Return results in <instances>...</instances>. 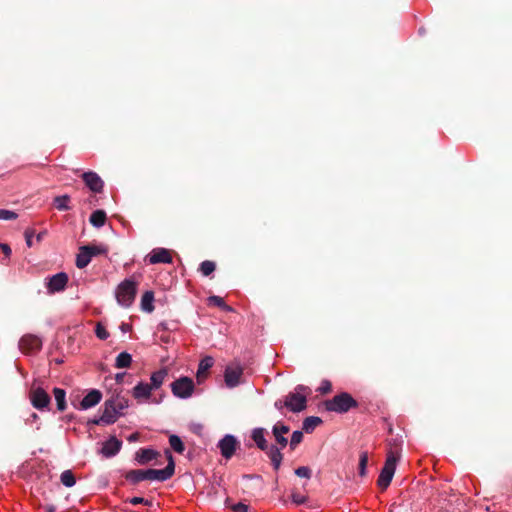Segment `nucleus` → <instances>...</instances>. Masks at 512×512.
Instances as JSON below:
<instances>
[{"mask_svg": "<svg viewBox=\"0 0 512 512\" xmlns=\"http://www.w3.org/2000/svg\"><path fill=\"white\" fill-rule=\"evenodd\" d=\"M310 393V389L303 385L295 387L293 392H290L284 401V405L287 409L292 412H301L306 408L307 395Z\"/></svg>", "mask_w": 512, "mask_h": 512, "instance_id": "20e7f679", "label": "nucleus"}, {"mask_svg": "<svg viewBox=\"0 0 512 512\" xmlns=\"http://www.w3.org/2000/svg\"><path fill=\"white\" fill-rule=\"evenodd\" d=\"M105 221L106 213L103 210H96L90 216V223L96 228L104 226Z\"/></svg>", "mask_w": 512, "mask_h": 512, "instance_id": "a878e982", "label": "nucleus"}, {"mask_svg": "<svg viewBox=\"0 0 512 512\" xmlns=\"http://www.w3.org/2000/svg\"><path fill=\"white\" fill-rule=\"evenodd\" d=\"M67 282L68 276L64 272H60L51 276L46 282L48 293L54 294L63 291L67 285Z\"/></svg>", "mask_w": 512, "mask_h": 512, "instance_id": "1a4fd4ad", "label": "nucleus"}, {"mask_svg": "<svg viewBox=\"0 0 512 512\" xmlns=\"http://www.w3.org/2000/svg\"><path fill=\"white\" fill-rule=\"evenodd\" d=\"M1 248L6 256H9L11 254V249L8 245L3 244V245H1Z\"/></svg>", "mask_w": 512, "mask_h": 512, "instance_id": "de8ad7c7", "label": "nucleus"}, {"mask_svg": "<svg viewBox=\"0 0 512 512\" xmlns=\"http://www.w3.org/2000/svg\"><path fill=\"white\" fill-rule=\"evenodd\" d=\"M132 505L145 504L149 505L150 502L142 497H133L129 500Z\"/></svg>", "mask_w": 512, "mask_h": 512, "instance_id": "37998d69", "label": "nucleus"}, {"mask_svg": "<svg viewBox=\"0 0 512 512\" xmlns=\"http://www.w3.org/2000/svg\"><path fill=\"white\" fill-rule=\"evenodd\" d=\"M91 251L93 252V256L106 254L108 252V248L104 245L99 246H90Z\"/></svg>", "mask_w": 512, "mask_h": 512, "instance_id": "79ce46f5", "label": "nucleus"}, {"mask_svg": "<svg viewBox=\"0 0 512 512\" xmlns=\"http://www.w3.org/2000/svg\"><path fill=\"white\" fill-rule=\"evenodd\" d=\"M367 464H368V453L361 452L360 457H359V474H360V476L366 475Z\"/></svg>", "mask_w": 512, "mask_h": 512, "instance_id": "f704fd0d", "label": "nucleus"}, {"mask_svg": "<svg viewBox=\"0 0 512 512\" xmlns=\"http://www.w3.org/2000/svg\"><path fill=\"white\" fill-rule=\"evenodd\" d=\"M243 369L239 365H231L225 369L224 379L227 387L234 388L240 384Z\"/></svg>", "mask_w": 512, "mask_h": 512, "instance_id": "9b49d317", "label": "nucleus"}, {"mask_svg": "<svg viewBox=\"0 0 512 512\" xmlns=\"http://www.w3.org/2000/svg\"><path fill=\"white\" fill-rule=\"evenodd\" d=\"M237 445V439L230 434L225 435L218 442V448L220 449L221 455L226 459H230L233 456L237 448Z\"/></svg>", "mask_w": 512, "mask_h": 512, "instance_id": "9d476101", "label": "nucleus"}, {"mask_svg": "<svg viewBox=\"0 0 512 512\" xmlns=\"http://www.w3.org/2000/svg\"><path fill=\"white\" fill-rule=\"evenodd\" d=\"M61 483L66 487H73L76 483L75 477L71 470H65L60 476Z\"/></svg>", "mask_w": 512, "mask_h": 512, "instance_id": "2f4dec72", "label": "nucleus"}, {"mask_svg": "<svg viewBox=\"0 0 512 512\" xmlns=\"http://www.w3.org/2000/svg\"><path fill=\"white\" fill-rule=\"evenodd\" d=\"M321 419L319 417H307L303 422V429L306 432H310L314 430V428L321 423Z\"/></svg>", "mask_w": 512, "mask_h": 512, "instance_id": "72a5a7b5", "label": "nucleus"}, {"mask_svg": "<svg viewBox=\"0 0 512 512\" xmlns=\"http://www.w3.org/2000/svg\"><path fill=\"white\" fill-rule=\"evenodd\" d=\"M95 334L101 340H106L109 337L108 331L101 323L96 325Z\"/></svg>", "mask_w": 512, "mask_h": 512, "instance_id": "4c0bfd02", "label": "nucleus"}, {"mask_svg": "<svg viewBox=\"0 0 512 512\" xmlns=\"http://www.w3.org/2000/svg\"><path fill=\"white\" fill-rule=\"evenodd\" d=\"M400 459V454L397 450H390L387 453L385 464L378 477L377 484L381 489H386L395 474L397 462Z\"/></svg>", "mask_w": 512, "mask_h": 512, "instance_id": "7ed1b4c3", "label": "nucleus"}, {"mask_svg": "<svg viewBox=\"0 0 512 512\" xmlns=\"http://www.w3.org/2000/svg\"><path fill=\"white\" fill-rule=\"evenodd\" d=\"M266 430L264 428H255L252 430L251 438L255 442L256 446L264 451L268 449V443L265 438Z\"/></svg>", "mask_w": 512, "mask_h": 512, "instance_id": "412c9836", "label": "nucleus"}, {"mask_svg": "<svg viewBox=\"0 0 512 512\" xmlns=\"http://www.w3.org/2000/svg\"><path fill=\"white\" fill-rule=\"evenodd\" d=\"M50 396L48 393L41 387L32 388L30 391V401L34 408L38 410H43L48 408L50 404Z\"/></svg>", "mask_w": 512, "mask_h": 512, "instance_id": "6e6552de", "label": "nucleus"}, {"mask_svg": "<svg viewBox=\"0 0 512 512\" xmlns=\"http://www.w3.org/2000/svg\"><path fill=\"white\" fill-rule=\"evenodd\" d=\"M306 498L305 496L301 495V494H297V493H294L292 495V501L295 503V504H303L305 502Z\"/></svg>", "mask_w": 512, "mask_h": 512, "instance_id": "a18cd8bd", "label": "nucleus"}, {"mask_svg": "<svg viewBox=\"0 0 512 512\" xmlns=\"http://www.w3.org/2000/svg\"><path fill=\"white\" fill-rule=\"evenodd\" d=\"M124 375H125L124 373H118V374H116V377H115L116 381H117L118 383H120V382L123 380Z\"/></svg>", "mask_w": 512, "mask_h": 512, "instance_id": "8fccbe9b", "label": "nucleus"}, {"mask_svg": "<svg viewBox=\"0 0 512 512\" xmlns=\"http://www.w3.org/2000/svg\"><path fill=\"white\" fill-rule=\"evenodd\" d=\"M167 375H168V372L166 369H160L158 371H155L151 374V377H150L151 382L149 384L151 385V387L154 390H157L163 385L164 380L167 377Z\"/></svg>", "mask_w": 512, "mask_h": 512, "instance_id": "5701e85b", "label": "nucleus"}, {"mask_svg": "<svg viewBox=\"0 0 512 512\" xmlns=\"http://www.w3.org/2000/svg\"><path fill=\"white\" fill-rule=\"evenodd\" d=\"M153 391L154 389L149 383L141 381L132 389V396L138 402H146L151 397Z\"/></svg>", "mask_w": 512, "mask_h": 512, "instance_id": "f8f14e48", "label": "nucleus"}, {"mask_svg": "<svg viewBox=\"0 0 512 512\" xmlns=\"http://www.w3.org/2000/svg\"><path fill=\"white\" fill-rule=\"evenodd\" d=\"M264 452H266L267 456L269 457L273 468L278 470L283 460V455L280 451V448L275 445H270L268 446V449L264 450Z\"/></svg>", "mask_w": 512, "mask_h": 512, "instance_id": "6ab92c4d", "label": "nucleus"}, {"mask_svg": "<svg viewBox=\"0 0 512 512\" xmlns=\"http://www.w3.org/2000/svg\"><path fill=\"white\" fill-rule=\"evenodd\" d=\"M137 282L132 278L122 281L115 290L117 303L125 308H128L134 302L137 293Z\"/></svg>", "mask_w": 512, "mask_h": 512, "instance_id": "f03ea898", "label": "nucleus"}, {"mask_svg": "<svg viewBox=\"0 0 512 512\" xmlns=\"http://www.w3.org/2000/svg\"><path fill=\"white\" fill-rule=\"evenodd\" d=\"M165 454L168 461L167 466L164 469H147L146 480L164 482L173 476L175 470L173 456L169 450H166Z\"/></svg>", "mask_w": 512, "mask_h": 512, "instance_id": "423d86ee", "label": "nucleus"}, {"mask_svg": "<svg viewBox=\"0 0 512 512\" xmlns=\"http://www.w3.org/2000/svg\"><path fill=\"white\" fill-rule=\"evenodd\" d=\"M169 444L171 446V448L181 454L184 452L185 450V446H184V443L182 442V440L180 439V437H178L177 435H171L169 437Z\"/></svg>", "mask_w": 512, "mask_h": 512, "instance_id": "7c9ffc66", "label": "nucleus"}, {"mask_svg": "<svg viewBox=\"0 0 512 512\" xmlns=\"http://www.w3.org/2000/svg\"><path fill=\"white\" fill-rule=\"evenodd\" d=\"M234 512H248V506L243 503H237L232 506Z\"/></svg>", "mask_w": 512, "mask_h": 512, "instance_id": "c03bdc74", "label": "nucleus"}, {"mask_svg": "<svg viewBox=\"0 0 512 512\" xmlns=\"http://www.w3.org/2000/svg\"><path fill=\"white\" fill-rule=\"evenodd\" d=\"M303 440V433L299 430H296L292 433L291 439H290V448L294 450L297 445H299Z\"/></svg>", "mask_w": 512, "mask_h": 512, "instance_id": "e433bc0d", "label": "nucleus"}, {"mask_svg": "<svg viewBox=\"0 0 512 512\" xmlns=\"http://www.w3.org/2000/svg\"><path fill=\"white\" fill-rule=\"evenodd\" d=\"M171 390L174 396L187 399L193 394L194 383L188 377H181L171 384Z\"/></svg>", "mask_w": 512, "mask_h": 512, "instance_id": "0eeeda50", "label": "nucleus"}, {"mask_svg": "<svg viewBox=\"0 0 512 512\" xmlns=\"http://www.w3.org/2000/svg\"><path fill=\"white\" fill-rule=\"evenodd\" d=\"M92 257L93 252L91 251L90 246L81 247L76 258V266L80 269L85 268L90 263Z\"/></svg>", "mask_w": 512, "mask_h": 512, "instance_id": "aec40b11", "label": "nucleus"}, {"mask_svg": "<svg viewBox=\"0 0 512 512\" xmlns=\"http://www.w3.org/2000/svg\"><path fill=\"white\" fill-rule=\"evenodd\" d=\"M154 293L152 291H146L141 298V309L144 312L151 313L154 311Z\"/></svg>", "mask_w": 512, "mask_h": 512, "instance_id": "b1692460", "label": "nucleus"}, {"mask_svg": "<svg viewBox=\"0 0 512 512\" xmlns=\"http://www.w3.org/2000/svg\"><path fill=\"white\" fill-rule=\"evenodd\" d=\"M288 432L289 427L280 422H277L272 428L273 436L281 448H285L288 444V439L285 437Z\"/></svg>", "mask_w": 512, "mask_h": 512, "instance_id": "f3484780", "label": "nucleus"}, {"mask_svg": "<svg viewBox=\"0 0 512 512\" xmlns=\"http://www.w3.org/2000/svg\"><path fill=\"white\" fill-rule=\"evenodd\" d=\"M42 342L39 337L34 335L23 336L19 341V348L23 352H33L41 348Z\"/></svg>", "mask_w": 512, "mask_h": 512, "instance_id": "4468645a", "label": "nucleus"}, {"mask_svg": "<svg viewBox=\"0 0 512 512\" xmlns=\"http://www.w3.org/2000/svg\"><path fill=\"white\" fill-rule=\"evenodd\" d=\"M214 359L211 356L204 357L198 366L197 380L201 382L205 377L208 370L213 366Z\"/></svg>", "mask_w": 512, "mask_h": 512, "instance_id": "4be33fe9", "label": "nucleus"}, {"mask_svg": "<svg viewBox=\"0 0 512 512\" xmlns=\"http://www.w3.org/2000/svg\"><path fill=\"white\" fill-rule=\"evenodd\" d=\"M54 511H55V510H54V508H52V507H49V508L47 509V512H54Z\"/></svg>", "mask_w": 512, "mask_h": 512, "instance_id": "864d4df0", "label": "nucleus"}, {"mask_svg": "<svg viewBox=\"0 0 512 512\" xmlns=\"http://www.w3.org/2000/svg\"><path fill=\"white\" fill-rule=\"evenodd\" d=\"M148 260L150 264L171 263L172 257L167 249L155 248L149 254Z\"/></svg>", "mask_w": 512, "mask_h": 512, "instance_id": "dca6fc26", "label": "nucleus"}, {"mask_svg": "<svg viewBox=\"0 0 512 512\" xmlns=\"http://www.w3.org/2000/svg\"><path fill=\"white\" fill-rule=\"evenodd\" d=\"M215 270V263L212 261H203L200 265V271L204 276L210 275Z\"/></svg>", "mask_w": 512, "mask_h": 512, "instance_id": "c9c22d12", "label": "nucleus"}, {"mask_svg": "<svg viewBox=\"0 0 512 512\" xmlns=\"http://www.w3.org/2000/svg\"><path fill=\"white\" fill-rule=\"evenodd\" d=\"M128 406V399L117 394L111 399L106 400L101 417L93 422L95 424L111 425L118 420Z\"/></svg>", "mask_w": 512, "mask_h": 512, "instance_id": "f257e3e1", "label": "nucleus"}, {"mask_svg": "<svg viewBox=\"0 0 512 512\" xmlns=\"http://www.w3.org/2000/svg\"><path fill=\"white\" fill-rule=\"evenodd\" d=\"M295 474L298 477L309 479L311 477V469L307 466H301L295 470Z\"/></svg>", "mask_w": 512, "mask_h": 512, "instance_id": "58836bf2", "label": "nucleus"}, {"mask_svg": "<svg viewBox=\"0 0 512 512\" xmlns=\"http://www.w3.org/2000/svg\"><path fill=\"white\" fill-rule=\"evenodd\" d=\"M54 398L56 400L57 409L59 411H64L66 409V392L61 388H54L53 390Z\"/></svg>", "mask_w": 512, "mask_h": 512, "instance_id": "bb28decb", "label": "nucleus"}, {"mask_svg": "<svg viewBox=\"0 0 512 512\" xmlns=\"http://www.w3.org/2000/svg\"><path fill=\"white\" fill-rule=\"evenodd\" d=\"M356 406L357 402L346 392L340 393L325 402V407L328 411L337 413H345Z\"/></svg>", "mask_w": 512, "mask_h": 512, "instance_id": "39448f33", "label": "nucleus"}, {"mask_svg": "<svg viewBox=\"0 0 512 512\" xmlns=\"http://www.w3.org/2000/svg\"><path fill=\"white\" fill-rule=\"evenodd\" d=\"M157 456V452L152 449H140L136 453V460L140 464H145L153 459H155Z\"/></svg>", "mask_w": 512, "mask_h": 512, "instance_id": "393cba45", "label": "nucleus"}, {"mask_svg": "<svg viewBox=\"0 0 512 512\" xmlns=\"http://www.w3.org/2000/svg\"><path fill=\"white\" fill-rule=\"evenodd\" d=\"M126 328H127V327H126V325H124V324L121 326V329H122L124 332L126 331Z\"/></svg>", "mask_w": 512, "mask_h": 512, "instance_id": "5fc2aeb1", "label": "nucleus"}, {"mask_svg": "<svg viewBox=\"0 0 512 512\" xmlns=\"http://www.w3.org/2000/svg\"><path fill=\"white\" fill-rule=\"evenodd\" d=\"M132 363V356L127 352H121L115 360L116 368H128Z\"/></svg>", "mask_w": 512, "mask_h": 512, "instance_id": "c85d7f7f", "label": "nucleus"}, {"mask_svg": "<svg viewBox=\"0 0 512 512\" xmlns=\"http://www.w3.org/2000/svg\"><path fill=\"white\" fill-rule=\"evenodd\" d=\"M102 399V394L98 390H91L80 402L82 409L87 410L96 406Z\"/></svg>", "mask_w": 512, "mask_h": 512, "instance_id": "a211bd4d", "label": "nucleus"}, {"mask_svg": "<svg viewBox=\"0 0 512 512\" xmlns=\"http://www.w3.org/2000/svg\"><path fill=\"white\" fill-rule=\"evenodd\" d=\"M126 479L132 483H138L146 480V470H130L126 473Z\"/></svg>", "mask_w": 512, "mask_h": 512, "instance_id": "cd10ccee", "label": "nucleus"}, {"mask_svg": "<svg viewBox=\"0 0 512 512\" xmlns=\"http://www.w3.org/2000/svg\"><path fill=\"white\" fill-rule=\"evenodd\" d=\"M70 197L68 195L57 196L54 199L55 207L60 211H68L71 209L69 206Z\"/></svg>", "mask_w": 512, "mask_h": 512, "instance_id": "c756f323", "label": "nucleus"}, {"mask_svg": "<svg viewBox=\"0 0 512 512\" xmlns=\"http://www.w3.org/2000/svg\"><path fill=\"white\" fill-rule=\"evenodd\" d=\"M122 442L116 437L112 436L103 443L101 453L103 456L110 458L115 456L121 449Z\"/></svg>", "mask_w": 512, "mask_h": 512, "instance_id": "2eb2a0df", "label": "nucleus"}, {"mask_svg": "<svg viewBox=\"0 0 512 512\" xmlns=\"http://www.w3.org/2000/svg\"><path fill=\"white\" fill-rule=\"evenodd\" d=\"M17 218V214L11 210L0 209V220H13Z\"/></svg>", "mask_w": 512, "mask_h": 512, "instance_id": "ea45409f", "label": "nucleus"}, {"mask_svg": "<svg viewBox=\"0 0 512 512\" xmlns=\"http://www.w3.org/2000/svg\"><path fill=\"white\" fill-rule=\"evenodd\" d=\"M274 406L278 410H282V408L285 407L284 402L281 400L275 401Z\"/></svg>", "mask_w": 512, "mask_h": 512, "instance_id": "09e8293b", "label": "nucleus"}, {"mask_svg": "<svg viewBox=\"0 0 512 512\" xmlns=\"http://www.w3.org/2000/svg\"><path fill=\"white\" fill-rule=\"evenodd\" d=\"M208 303L210 305L218 306L219 308H221L224 311H232V308L230 306H228L224 302L223 298H221L220 296H216V295L210 296L208 298Z\"/></svg>", "mask_w": 512, "mask_h": 512, "instance_id": "473e14b6", "label": "nucleus"}, {"mask_svg": "<svg viewBox=\"0 0 512 512\" xmlns=\"http://www.w3.org/2000/svg\"><path fill=\"white\" fill-rule=\"evenodd\" d=\"M332 389V385H331V382L328 381V380H322L320 386L318 387V391L321 393V394H326L328 392H330Z\"/></svg>", "mask_w": 512, "mask_h": 512, "instance_id": "a19ab883", "label": "nucleus"}, {"mask_svg": "<svg viewBox=\"0 0 512 512\" xmlns=\"http://www.w3.org/2000/svg\"><path fill=\"white\" fill-rule=\"evenodd\" d=\"M82 178L92 192L99 193L102 191L104 183L97 173L92 171L84 172Z\"/></svg>", "mask_w": 512, "mask_h": 512, "instance_id": "ddd939ff", "label": "nucleus"}, {"mask_svg": "<svg viewBox=\"0 0 512 512\" xmlns=\"http://www.w3.org/2000/svg\"><path fill=\"white\" fill-rule=\"evenodd\" d=\"M31 417L33 418V420H37V419H38V415H37L36 413H33V414L31 415Z\"/></svg>", "mask_w": 512, "mask_h": 512, "instance_id": "603ef678", "label": "nucleus"}, {"mask_svg": "<svg viewBox=\"0 0 512 512\" xmlns=\"http://www.w3.org/2000/svg\"><path fill=\"white\" fill-rule=\"evenodd\" d=\"M136 438H137V436L135 434H133L129 437V441H134V440H136Z\"/></svg>", "mask_w": 512, "mask_h": 512, "instance_id": "3c124183", "label": "nucleus"}, {"mask_svg": "<svg viewBox=\"0 0 512 512\" xmlns=\"http://www.w3.org/2000/svg\"><path fill=\"white\" fill-rule=\"evenodd\" d=\"M32 236H33V231L27 230L25 232L26 243L29 247L32 245Z\"/></svg>", "mask_w": 512, "mask_h": 512, "instance_id": "49530a36", "label": "nucleus"}]
</instances>
